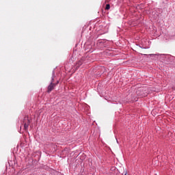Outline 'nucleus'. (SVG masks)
Segmentation results:
<instances>
[{
	"label": "nucleus",
	"mask_w": 175,
	"mask_h": 175,
	"mask_svg": "<svg viewBox=\"0 0 175 175\" xmlns=\"http://www.w3.org/2000/svg\"><path fill=\"white\" fill-rule=\"evenodd\" d=\"M81 65H83V62L81 61L78 62V63L77 64V68H80Z\"/></svg>",
	"instance_id": "3"
},
{
	"label": "nucleus",
	"mask_w": 175,
	"mask_h": 175,
	"mask_svg": "<svg viewBox=\"0 0 175 175\" xmlns=\"http://www.w3.org/2000/svg\"><path fill=\"white\" fill-rule=\"evenodd\" d=\"M110 9V4H107L105 7V10H109Z\"/></svg>",
	"instance_id": "4"
},
{
	"label": "nucleus",
	"mask_w": 175,
	"mask_h": 175,
	"mask_svg": "<svg viewBox=\"0 0 175 175\" xmlns=\"http://www.w3.org/2000/svg\"><path fill=\"white\" fill-rule=\"evenodd\" d=\"M23 124L24 125L25 131H28V128L29 126V124H31V121L28 117H25L23 120Z\"/></svg>",
	"instance_id": "1"
},
{
	"label": "nucleus",
	"mask_w": 175,
	"mask_h": 175,
	"mask_svg": "<svg viewBox=\"0 0 175 175\" xmlns=\"http://www.w3.org/2000/svg\"><path fill=\"white\" fill-rule=\"evenodd\" d=\"M106 3H109L110 2V0H105Z\"/></svg>",
	"instance_id": "5"
},
{
	"label": "nucleus",
	"mask_w": 175,
	"mask_h": 175,
	"mask_svg": "<svg viewBox=\"0 0 175 175\" xmlns=\"http://www.w3.org/2000/svg\"><path fill=\"white\" fill-rule=\"evenodd\" d=\"M125 175H126V174H125Z\"/></svg>",
	"instance_id": "6"
},
{
	"label": "nucleus",
	"mask_w": 175,
	"mask_h": 175,
	"mask_svg": "<svg viewBox=\"0 0 175 175\" xmlns=\"http://www.w3.org/2000/svg\"><path fill=\"white\" fill-rule=\"evenodd\" d=\"M55 88V83L51 82L50 83V85L48 86V90L47 92L49 94H50V92H51L53 91V90H54V88Z\"/></svg>",
	"instance_id": "2"
}]
</instances>
